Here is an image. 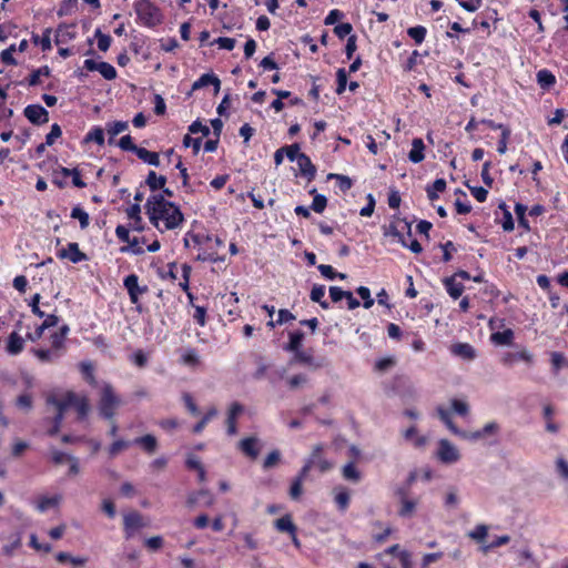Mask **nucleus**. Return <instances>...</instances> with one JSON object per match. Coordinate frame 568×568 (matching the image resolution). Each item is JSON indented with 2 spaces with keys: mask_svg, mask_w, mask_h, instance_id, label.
Segmentation results:
<instances>
[{
  "mask_svg": "<svg viewBox=\"0 0 568 568\" xmlns=\"http://www.w3.org/2000/svg\"><path fill=\"white\" fill-rule=\"evenodd\" d=\"M417 506V500L404 498L403 501H400V508L398 510L399 516L402 517H410Z\"/></svg>",
  "mask_w": 568,
  "mask_h": 568,
  "instance_id": "nucleus-34",
  "label": "nucleus"
},
{
  "mask_svg": "<svg viewBox=\"0 0 568 568\" xmlns=\"http://www.w3.org/2000/svg\"><path fill=\"white\" fill-rule=\"evenodd\" d=\"M327 179L337 180V185L341 189V191H343V192H346L352 187V180L348 176H345L342 174L329 173L327 175Z\"/></svg>",
  "mask_w": 568,
  "mask_h": 568,
  "instance_id": "nucleus-45",
  "label": "nucleus"
},
{
  "mask_svg": "<svg viewBox=\"0 0 568 568\" xmlns=\"http://www.w3.org/2000/svg\"><path fill=\"white\" fill-rule=\"evenodd\" d=\"M532 354L527 351L523 349L520 352H507L501 357V363L506 366H513L519 361L526 362L528 364L532 363Z\"/></svg>",
  "mask_w": 568,
  "mask_h": 568,
  "instance_id": "nucleus-10",
  "label": "nucleus"
},
{
  "mask_svg": "<svg viewBox=\"0 0 568 568\" xmlns=\"http://www.w3.org/2000/svg\"><path fill=\"white\" fill-rule=\"evenodd\" d=\"M509 541H510V537L508 535L499 536L489 545H483L480 547V551L484 554H487L489 550L500 547V546H504V545L508 544Z\"/></svg>",
  "mask_w": 568,
  "mask_h": 568,
  "instance_id": "nucleus-46",
  "label": "nucleus"
},
{
  "mask_svg": "<svg viewBox=\"0 0 568 568\" xmlns=\"http://www.w3.org/2000/svg\"><path fill=\"white\" fill-rule=\"evenodd\" d=\"M452 409L460 416H466L469 412V406L466 402H463L459 399H453L452 400Z\"/></svg>",
  "mask_w": 568,
  "mask_h": 568,
  "instance_id": "nucleus-60",
  "label": "nucleus"
},
{
  "mask_svg": "<svg viewBox=\"0 0 568 568\" xmlns=\"http://www.w3.org/2000/svg\"><path fill=\"white\" fill-rule=\"evenodd\" d=\"M323 444L313 446L308 458L302 467V475H308L312 468H317L321 473L329 471L333 468V463L323 456Z\"/></svg>",
  "mask_w": 568,
  "mask_h": 568,
  "instance_id": "nucleus-4",
  "label": "nucleus"
},
{
  "mask_svg": "<svg viewBox=\"0 0 568 568\" xmlns=\"http://www.w3.org/2000/svg\"><path fill=\"white\" fill-rule=\"evenodd\" d=\"M61 403H62V397L61 396L50 395L47 398V404L50 405V406H53L54 409L57 410V414L53 417L52 422L54 423V425H58L60 427H61L62 420L64 418V412L68 409V408H61L62 407L60 405Z\"/></svg>",
  "mask_w": 568,
  "mask_h": 568,
  "instance_id": "nucleus-17",
  "label": "nucleus"
},
{
  "mask_svg": "<svg viewBox=\"0 0 568 568\" xmlns=\"http://www.w3.org/2000/svg\"><path fill=\"white\" fill-rule=\"evenodd\" d=\"M133 443L136 444V445H140L149 454L154 453L156 450V447H158V440L151 434L138 437V438H135L133 440Z\"/></svg>",
  "mask_w": 568,
  "mask_h": 568,
  "instance_id": "nucleus-21",
  "label": "nucleus"
},
{
  "mask_svg": "<svg viewBox=\"0 0 568 568\" xmlns=\"http://www.w3.org/2000/svg\"><path fill=\"white\" fill-rule=\"evenodd\" d=\"M404 437L406 440L412 442L415 447H423L426 444V438L424 436H419L414 426L405 430Z\"/></svg>",
  "mask_w": 568,
  "mask_h": 568,
  "instance_id": "nucleus-30",
  "label": "nucleus"
},
{
  "mask_svg": "<svg viewBox=\"0 0 568 568\" xmlns=\"http://www.w3.org/2000/svg\"><path fill=\"white\" fill-rule=\"evenodd\" d=\"M138 19L145 27L152 28L161 23L162 13L150 0H138L134 6Z\"/></svg>",
  "mask_w": 568,
  "mask_h": 568,
  "instance_id": "nucleus-3",
  "label": "nucleus"
},
{
  "mask_svg": "<svg viewBox=\"0 0 568 568\" xmlns=\"http://www.w3.org/2000/svg\"><path fill=\"white\" fill-rule=\"evenodd\" d=\"M307 383V376L304 374H297L287 379L288 387L291 389H297L303 387Z\"/></svg>",
  "mask_w": 568,
  "mask_h": 568,
  "instance_id": "nucleus-53",
  "label": "nucleus"
},
{
  "mask_svg": "<svg viewBox=\"0 0 568 568\" xmlns=\"http://www.w3.org/2000/svg\"><path fill=\"white\" fill-rule=\"evenodd\" d=\"M123 285L128 291L132 304H138L140 296L148 292L146 285H139V277L135 274L128 275L123 281Z\"/></svg>",
  "mask_w": 568,
  "mask_h": 568,
  "instance_id": "nucleus-7",
  "label": "nucleus"
},
{
  "mask_svg": "<svg viewBox=\"0 0 568 568\" xmlns=\"http://www.w3.org/2000/svg\"><path fill=\"white\" fill-rule=\"evenodd\" d=\"M467 536L477 542H483L488 536V526L484 524L477 525Z\"/></svg>",
  "mask_w": 568,
  "mask_h": 568,
  "instance_id": "nucleus-33",
  "label": "nucleus"
},
{
  "mask_svg": "<svg viewBox=\"0 0 568 568\" xmlns=\"http://www.w3.org/2000/svg\"><path fill=\"white\" fill-rule=\"evenodd\" d=\"M242 404L234 402L230 405L226 417V432L233 436L237 433L236 418L243 413Z\"/></svg>",
  "mask_w": 568,
  "mask_h": 568,
  "instance_id": "nucleus-9",
  "label": "nucleus"
},
{
  "mask_svg": "<svg viewBox=\"0 0 568 568\" xmlns=\"http://www.w3.org/2000/svg\"><path fill=\"white\" fill-rule=\"evenodd\" d=\"M121 405L122 400L116 395L113 386L109 383H104L101 387L100 399L98 403L99 415L106 420H112L116 414V409Z\"/></svg>",
  "mask_w": 568,
  "mask_h": 568,
  "instance_id": "nucleus-2",
  "label": "nucleus"
},
{
  "mask_svg": "<svg viewBox=\"0 0 568 568\" xmlns=\"http://www.w3.org/2000/svg\"><path fill=\"white\" fill-rule=\"evenodd\" d=\"M490 339L496 345H510L514 339V332L510 328L503 332H496L491 334Z\"/></svg>",
  "mask_w": 568,
  "mask_h": 568,
  "instance_id": "nucleus-23",
  "label": "nucleus"
},
{
  "mask_svg": "<svg viewBox=\"0 0 568 568\" xmlns=\"http://www.w3.org/2000/svg\"><path fill=\"white\" fill-rule=\"evenodd\" d=\"M217 415V409L215 407H211L207 413L202 417V419L193 427V432L195 434H200L207 423Z\"/></svg>",
  "mask_w": 568,
  "mask_h": 568,
  "instance_id": "nucleus-39",
  "label": "nucleus"
},
{
  "mask_svg": "<svg viewBox=\"0 0 568 568\" xmlns=\"http://www.w3.org/2000/svg\"><path fill=\"white\" fill-rule=\"evenodd\" d=\"M275 528L281 532H287L290 535H294L296 532V526L292 520V517L290 515H285L274 523Z\"/></svg>",
  "mask_w": 568,
  "mask_h": 568,
  "instance_id": "nucleus-22",
  "label": "nucleus"
},
{
  "mask_svg": "<svg viewBox=\"0 0 568 568\" xmlns=\"http://www.w3.org/2000/svg\"><path fill=\"white\" fill-rule=\"evenodd\" d=\"M31 352L41 363H54L61 357L58 355L57 351H52L51 348H33Z\"/></svg>",
  "mask_w": 568,
  "mask_h": 568,
  "instance_id": "nucleus-20",
  "label": "nucleus"
},
{
  "mask_svg": "<svg viewBox=\"0 0 568 568\" xmlns=\"http://www.w3.org/2000/svg\"><path fill=\"white\" fill-rule=\"evenodd\" d=\"M60 501V497L58 496H54V497H42L38 505H37V509L40 511V513H44L47 511L50 507H53L55 505H58Z\"/></svg>",
  "mask_w": 568,
  "mask_h": 568,
  "instance_id": "nucleus-47",
  "label": "nucleus"
},
{
  "mask_svg": "<svg viewBox=\"0 0 568 568\" xmlns=\"http://www.w3.org/2000/svg\"><path fill=\"white\" fill-rule=\"evenodd\" d=\"M24 348V338L20 336L19 332H12L7 341L6 351L9 355H18Z\"/></svg>",
  "mask_w": 568,
  "mask_h": 568,
  "instance_id": "nucleus-14",
  "label": "nucleus"
},
{
  "mask_svg": "<svg viewBox=\"0 0 568 568\" xmlns=\"http://www.w3.org/2000/svg\"><path fill=\"white\" fill-rule=\"evenodd\" d=\"M182 363L187 366H195L199 364V355L194 349L186 351L182 356Z\"/></svg>",
  "mask_w": 568,
  "mask_h": 568,
  "instance_id": "nucleus-62",
  "label": "nucleus"
},
{
  "mask_svg": "<svg viewBox=\"0 0 568 568\" xmlns=\"http://www.w3.org/2000/svg\"><path fill=\"white\" fill-rule=\"evenodd\" d=\"M425 145L422 139L416 138L412 142V150L408 153V159L413 163H419L425 159Z\"/></svg>",
  "mask_w": 568,
  "mask_h": 568,
  "instance_id": "nucleus-19",
  "label": "nucleus"
},
{
  "mask_svg": "<svg viewBox=\"0 0 568 568\" xmlns=\"http://www.w3.org/2000/svg\"><path fill=\"white\" fill-rule=\"evenodd\" d=\"M207 85H213L215 93H217L221 88V81L212 73H204L192 84V91L200 90Z\"/></svg>",
  "mask_w": 568,
  "mask_h": 568,
  "instance_id": "nucleus-12",
  "label": "nucleus"
},
{
  "mask_svg": "<svg viewBox=\"0 0 568 568\" xmlns=\"http://www.w3.org/2000/svg\"><path fill=\"white\" fill-rule=\"evenodd\" d=\"M124 527L129 529H138L142 527V517L138 513H131L124 516Z\"/></svg>",
  "mask_w": 568,
  "mask_h": 568,
  "instance_id": "nucleus-37",
  "label": "nucleus"
},
{
  "mask_svg": "<svg viewBox=\"0 0 568 568\" xmlns=\"http://www.w3.org/2000/svg\"><path fill=\"white\" fill-rule=\"evenodd\" d=\"M24 116L36 125H40L49 121L48 111L40 104L28 105L24 109Z\"/></svg>",
  "mask_w": 568,
  "mask_h": 568,
  "instance_id": "nucleus-8",
  "label": "nucleus"
},
{
  "mask_svg": "<svg viewBox=\"0 0 568 568\" xmlns=\"http://www.w3.org/2000/svg\"><path fill=\"white\" fill-rule=\"evenodd\" d=\"M146 213L150 222L159 227V222L164 223L165 230H174L183 222V214L172 202L164 199L163 195H152L145 203Z\"/></svg>",
  "mask_w": 568,
  "mask_h": 568,
  "instance_id": "nucleus-1",
  "label": "nucleus"
},
{
  "mask_svg": "<svg viewBox=\"0 0 568 568\" xmlns=\"http://www.w3.org/2000/svg\"><path fill=\"white\" fill-rule=\"evenodd\" d=\"M166 183V178L158 175L154 171H150L146 178V184L152 191L163 189Z\"/></svg>",
  "mask_w": 568,
  "mask_h": 568,
  "instance_id": "nucleus-28",
  "label": "nucleus"
},
{
  "mask_svg": "<svg viewBox=\"0 0 568 568\" xmlns=\"http://www.w3.org/2000/svg\"><path fill=\"white\" fill-rule=\"evenodd\" d=\"M303 339L304 333L302 331H295L290 333V342L285 349L288 352H297L298 349H301Z\"/></svg>",
  "mask_w": 568,
  "mask_h": 568,
  "instance_id": "nucleus-29",
  "label": "nucleus"
},
{
  "mask_svg": "<svg viewBox=\"0 0 568 568\" xmlns=\"http://www.w3.org/2000/svg\"><path fill=\"white\" fill-rule=\"evenodd\" d=\"M426 28L423 26L412 27L407 30V34L417 43L420 44L426 37Z\"/></svg>",
  "mask_w": 568,
  "mask_h": 568,
  "instance_id": "nucleus-41",
  "label": "nucleus"
},
{
  "mask_svg": "<svg viewBox=\"0 0 568 568\" xmlns=\"http://www.w3.org/2000/svg\"><path fill=\"white\" fill-rule=\"evenodd\" d=\"M335 503L342 510H345L349 504L348 491L346 489H341L339 491H337L335 495Z\"/></svg>",
  "mask_w": 568,
  "mask_h": 568,
  "instance_id": "nucleus-54",
  "label": "nucleus"
},
{
  "mask_svg": "<svg viewBox=\"0 0 568 568\" xmlns=\"http://www.w3.org/2000/svg\"><path fill=\"white\" fill-rule=\"evenodd\" d=\"M356 293L363 300V306L365 308H371L374 305V298L371 296V291L366 286H359L356 290Z\"/></svg>",
  "mask_w": 568,
  "mask_h": 568,
  "instance_id": "nucleus-48",
  "label": "nucleus"
},
{
  "mask_svg": "<svg viewBox=\"0 0 568 568\" xmlns=\"http://www.w3.org/2000/svg\"><path fill=\"white\" fill-rule=\"evenodd\" d=\"M50 342H51V349L57 351L58 355L62 356L64 353L65 339L62 336H60L57 332H54L50 336Z\"/></svg>",
  "mask_w": 568,
  "mask_h": 568,
  "instance_id": "nucleus-44",
  "label": "nucleus"
},
{
  "mask_svg": "<svg viewBox=\"0 0 568 568\" xmlns=\"http://www.w3.org/2000/svg\"><path fill=\"white\" fill-rule=\"evenodd\" d=\"M342 475L344 479L352 483H358L362 478L361 471L356 468L353 462L344 465L342 468Z\"/></svg>",
  "mask_w": 568,
  "mask_h": 568,
  "instance_id": "nucleus-24",
  "label": "nucleus"
},
{
  "mask_svg": "<svg viewBox=\"0 0 568 568\" xmlns=\"http://www.w3.org/2000/svg\"><path fill=\"white\" fill-rule=\"evenodd\" d=\"M128 129V122L124 121H116L109 125L108 133L111 135V138L116 136L118 134L122 133Z\"/></svg>",
  "mask_w": 568,
  "mask_h": 568,
  "instance_id": "nucleus-61",
  "label": "nucleus"
},
{
  "mask_svg": "<svg viewBox=\"0 0 568 568\" xmlns=\"http://www.w3.org/2000/svg\"><path fill=\"white\" fill-rule=\"evenodd\" d=\"M85 142H95L99 145L104 144V132L100 126L93 128L85 136Z\"/></svg>",
  "mask_w": 568,
  "mask_h": 568,
  "instance_id": "nucleus-42",
  "label": "nucleus"
},
{
  "mask_svg": "<svg viewBox=\"0 0 568 568\" xmlns=\"http://www.w3.org/2000/svg\"><path fill=\"white\" fill-rule=\"evenodd\" d=\"M44 75H50V69L48 67H42L37 70H34L29 78V84L30 85H38L40 83V78Z\"/></svg>",
  "mask_w": 568,
  "mask_h": 568,
  "instance_id": "nucleus-50",
  "label": "nucleus"
},
{
  "mask_svg": "<svg viewBox=\"0 0 568 568\" xmlns=\"http://www.w3.org/2000/svg\"><path fill=\"white\" fill-rule=\"evenodd\" d=\"M130 442L118 439L115 440L110 447H109V455L110 457H115L118 454H120L122 450L129 448Z\"/></svg>",
  "mask_w": 568,
  "mask_h": 568,
  "instance_id": "nucleus-52",
  "label": "nucleus"
},
{
  "mask_svg": "<svg viewBox=\"0 0 568 568\" xmlns=\"http://www.w3.org/2000/svg\"><path fill=\"white\" fill-rule=\"evenodd\" d=\"M537 82L541 88H549L555 84V75L548 70H540L537 73Z\"/></svg>",
  "mask_w": 568,
  "mask_h": 568,
  "instance_id": "nucleus-36",
  "label": "nucleus"
},
{
  "mask_svg": "<svg viewBox=\"0 0 568 568\" xmlns=\"http://www.w3.org/2000/svg\"><path fill=\"white\" fill-rule=\"evenodd\" d=\"M60 258H68L72 263H79L87 260V255L79 248L78 243H69L67 248L61 250L58 253Z\"/></svg>",
  "mask_w": 568,
  "mask_h": 568,
  "instance_id": "nucleus-11",
  "label": "nucleus"
},
{
  "mask_svg": "<svg viewBox=\"0 0 568 568\" xmlns=\"http://www.w3.org/2000/svg\"><path fill=\"white\" fill-rule=\"evenodd\" d=\"M99 73L105 79V80H113L116 78V70L115 68L104 61L99 62Z\"/></svg>",
  "mask_w": 568,
  "mask_h": 568,
  "instance_id": "nucleus-40",
  "label": "nucleus"
},
{
  "mask_svg": "<svg viewBox=\"0 0 568 568\" xmlns=\"http://www.w3.org/2000/svg\"><path fill=\"white\" fill-rule=\"evenodd\" d=\"M95 37L98 39V48L103 52L108 51L111 44V37L103 34L100 30H97Z\"/></svg>",
  "mask_w": 568,
  "mask_h": 568,
  "instance_id": "nucleus-59",
  "label": "nucleus"
},
{
  "mask_svg": "<svg viewBox=\"0 0 568 568\" xmlns=\"http://www.w3.org/2000/svg\"><path fill=\"white\" fill-rule=\"evenodd\" d=\"M50 34H51V29L48 28L43 31V34L41 38L38 34H33L32 41L34 44H40L42 51H49L52 48Z\"/></svg>",
  "mask_w": 568,
  "mask_h": 568,
  "instance_id": "nucleus-31",
  "label": "nucleus"
},
{
  "mask_svg": "<svg viewBox=\"0 0 568 568\" xmlns=\"http://www.w3.org/2000/svg\"><path fill=\"white\" fill-rule=\"evenodd\" d=\"M395 364H396V361L394 357H392V356L384 357V358L378 359L375 363V369L377 372L384 373V372L388 371L389 368H392L393 366H395Z\"/></svg>",
  "mask_w": 568,
  "mask_h": 568,
  "instance_id": "nucleus-51",
  "label": "nucleus"
},
{
  "mask_svg": "<svg viewBox=\"0 0 568 568\" xmlns=\"http://www.w3.org/2000/svg\"><path fill=\"white\" fill-rule=\"evenodd\" d=\"M327 205V199L322 194H316L313 199L311 209L316 213H322Z\"/></svg>",
  "mask_w": 568,
  "mask_h": 568,
  "instance_id": "nucleus-55",
  "label": "nucleus"
},
{
  "mask_svg": "<svg viewBox=\"0 0 568 568\" xmlns=\"http://www.w3.org/2000/svg\"><path fill=\"white\" fill-rule=\"evenodd\" d=\"M556 471L561 478L568 480V462L565 458H562V457L557 458Z\"/></svg>",
  "mask_w": 568,
  "mask_h": 568,
  "instance_id": "nucleus-63",
  "label": "nucleus"
},
{
  "mask_svg": "<svg viewBox=\"0 0 568 568\" xmlns=\"http://www.w3.org/2000/svg\"><path fill=\"white\" fill-rule=\"evenodd\" d=\"M144 243V240L140 241L138 237L130 239V242H128V246H123L120 248L122 253L130 252L134 255H141L144 253L143 247L141 244Z\"/></svg>",
  "mask_w": 568,
  "mask_h": 568,
  "instance_id": "nucleus-32",
  "label": "nucleus"
},
{
  "mask_svg": "<svg viewBox=\"0 0 568 568\" xmlns=\"http://www.w3.org/2000/svg\"><path fill=\"white\" fill-rule=\"evenodd\" d=\"M297 165L302 175L307 178L308 181H312L315 178L316 168L306 154H301L300 158H297Z\"/></svg>",
  "mask_w": 568,
  "mask_h": 568,
  "instance_id": "nucleus-16",
  "label": "nucleus"
},
{
  "mask_svg": "<svg viewBox=\"0 0 568 568\" xmlns=\"http://www.w3.org/2000/svg\"><path fill=\"white\" fill-rule=\"evenodd\" d=\"M307 477V475H302V469L300 470L296 478L293 480L290 488V496L292 499H298L303 493V481Z\"/></svg>",
  "mask_w": 568,
  "mask_h": 568,
  "instance_id": "nucleus-27",
  "label": "nucleus"
},
{
  "mask_svg": "<svg viewBox=\"0 0 568 568\" xmlns=\"http://www.w3.org/2000/svg\"><path fill=\"white\" fill-rule=\"evenodd\" d=\"M446 189V181L444 179H437L434 181L432 186L427 187V196L430 201L438 197V192H443Z\"/></svg>",
  "mask_w": 568,
  "mask_h": 568,
  "instance_id": "nucleus-35",
  "label": "nucleus"
},
{
  "mask_svg": "<svg viewBox=\"0 0 568 568\" xmlns=\"http://www.w3.org/2000/svg\"><path fill=\"white\" fill-rule=\"evenodd\" d=\"M336 78H337L336 93L342 94L345 91L346 85H347V73H346L345 69H338L336 72Z\"/></svg>",
  "mask_w": 568,
  "mask_h": 568,
  "instance_id": "nucleus-56",
  "label": "nucleus"
},
{
  "mask_svg": "<svg viewBox=\"0 0 568 568\" xmlns=\"http://www.w3.org/2000/svg\"><path fill=\"white\" fill-rule=\"evenodd\" d=\"M55 558L60 564L70 562L74 567H83L88 561L84 557H73L64 551L58 552Z\"/></svg>",
  "mask_w": 568,
  "mask_h": 568,
  "instance_id": "nucleus-25",
  "label": "nucleus"
},
{
  "mask_svg": "<svg viewBox=\"0 0 568 568\" xmlns=\"http://www.w3.org/2000/svg\"><path fill=\"white\" fill-rule=\"evenodd\" d=\"M280 459H281V453L278 450H273L264 459L263 467L265 469L272 468L280 462Z\"/></svg>",
  "mask_w": 568,
  "mask_h": 568,
  "instance_id": "nucleus-64",
  "label": "nucleus"
},
{
  "mask_svg": "<svg viewBox=\"0 0 568 568\" xmlns=\"http://www.w3.org/2000/svg\"><path fill=\"white\" fill-rule=\"evenodd\" d=\"M80 371L82 373V375L84 376V378L88 381V383L92 386H95L97 385V379H95V376L93 374V365L91 362H81L80 365Z\"/></svg>",
  "mask_w": 568,
  "mask_h": 568,
  "instance_id": "nucleus-38",
  "label": "nucleus"
},
{
  "mask_svg": "<svg viewBox=\"0 0 568 568\" xmlns=\"http://www.w3.org/2000/svg\"><path fill=\"white\" fill-rule=\"evenodd\" d=\"M257 444L258 439L256 437H246L239 443V447L243 454L255 459L260 454Z\"/></svg>",
  "mask_w": 568,
  "mask_h": 568,
  "instance_id": "nucleus-15",
  "label": "nucleus"
},
{
  "mask_svg": "<svg viewBox=\"0 0 568 568\" xmlns=\"http://www.w3.org/2000/svg\"><path fill=\"white\" fill-rule=\"evenodd\" d=\"M62 397L61 408L74 407L80 420L84 419L90 412V404L87 396H79L73 392H67Z\"/></svg>",
  "mask_w": 568,
  "mask_h": 568,
  "instance_id": "nucleus-5",
  "label": "nucleus"
},
{
  "mask_svg": "<svg viewBox=\"0 0 568 568\" xmlns=\"http://www.w3.org/2000/svg\"><path fill=\"white\" fill-rule=\"evenodd\" d=\"M71 217L79 220L81 229H87L89 226V214L81 207H73L71 211Z\"/></svg>",
  "mask_w": 568,
  "mask_h": 568,
  "instance_id": "nucleus-43",
  "label": "nucleus"
},
{
  "mask_svg": "<svg viewBox=\"0 0 568 568\" xmlns=\"http://www.w3.org/2000/svg\"><path fill=\"white\" fill-rule=\"evenodd\" d=\"M136 156L142 160L143 162L153 165L159 166L160 165V158L156 152H151L144 148H140L136 150Z\"/></svg>",
  "mask_w": 568,
  "mask_h": 568,
  "instance_id": "nucleus-26",
  "label": "nucleus"
},
{
  "mask_svg": "<svg viewBox=\"0 0 568 568\" xmlns=\"http://www.w3.org/2000/svg\"><path fill=\"white\" fill-rule=\"evenodd\" d=\"M450 352L466 361H473L476 357V349L468 343H456L452 345Z\"/></svg>",
  "mask_w": 568,
  "mask_h": 568,
  "instance_id": "nucleus-13",
  "label": "nucleus"
},
{
  "mask_svg": "<svg viewBox=\"0 0 568 568\" xmlns=\"http://www.w3.org/2000/svg\"><path fill=\"white\" fill-rule=\"evenodd\" d=\"M437 457L444 464H455L460 459V454L457 447L448 439H440L438 442Z\"/></svg>",
  "mask_w": 568,
  "mask_h": 568,
  "instance_id": "nucleus-6",
  "label": "nucleus"
},
{
  "mask_svg": "<svg viewBox=\"0 0 568 568\" xmlns=\"http://www.w3.org/2000/svg\"><path fill=\"white\" fill-rule=\"evenodd\" d=\"M384 235L385 236L397 237L403 246H407V243H406L404 236L400 234V232L398 231L397 226L394 223L389 224L385 229Z\"/></svg>",
  "mask_w": 568,
  "mask_h": 568,
  "instance_id": "nucleus-57",
  "label": "nucleus"
},
{
  "mask_svg": "<svg viewBox=\"0 0 568 568\" xmlns=\"http://www.w3.org/2000/svg\"><path fill=\"white\" fill-rule=\"evenodd\" d=\"M551 365L557 373L561 367H568V359L561 353L554 352L551 353Z\"/></svg>",
  "mask_w": 568,
  "mask_h": 568,
  "instance_id": "nucleus-49",
  "label": "nucleus"
},
{
  "mask_svg": "<svg viewBox=\"0 0 568 568\" xmlns=\"http://www.w3.org/2000/svg\"><path fill=\"white\" fill-rule=\"evenodd\" d=\"M118 145L123 150V151H131V152H134L136 153V150H139L140 148L136 146L133 141H132V138L130 135H124L122 136L120 140H119V143Z\"/></svg>",
  "mask_w": 568,
  "mask_h": 568,
  "instance_id": "nucleus-58",
  "label": "nucleus"
},
{
  "mask_svg": "<svg viewBox=\"0 0 568 568\" xmlns=\"http://www.w3.org/2000/svg\"><path fill=\"white\" fill-rule=\"evenodd\" d=\"M444 285L449 296L454 300L460 297L465 290L464 285L456 280V276L446 277Z\"/></svg>",
  "mask_w": 568,
  "mask_h": 568,
  "instance_id": "nucleus-18",
  "label": "nucleus"
}]
</instances>
